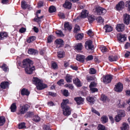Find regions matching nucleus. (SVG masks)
Returning a JSON list of instances; mask_svg holds the SVG:
<instances>
[{
    "instance_id": "obj_1",
    "label": "nucleus",
    "mask_w": 130,
    "mask_h": 130,
    "mask_svg": "<svg viewBox=\"0 0 130 130\" xmlns=\"http://www.w3.org/2000/svg\"><path fill=\"white\" fill-rule=\"evenodd\" d=\"M22 67L25 68V70L26 73L30 74L35 70V67L33 65V62L29 59L24 60L23 62Z\"/></svg>"
},
{
    "instance_id": "obj_2",
    "label": "nucleus",
    "mask_w": 130,
    "mask_h": 130,
    "mask_svg": "<svg viewBox=\"0 0 130 130\" xmlns=\"http://www.w3.org/2000/svg\"><path fill=\"white\" fill-rule=\"evenodd\" d=\"M34 84L36 85L38 90H41L47 87V85L43 84L42 81L36 77H34L32 80Z\"/></svg>"
},
{
    "instance_id": "obj_3",
    "label": "nucleus",
    "mask_w": 130,
    "mask_h": 130,
    "mask_svg": "<svg viewBox=\"0 0 130 130\" xmlns=\"http://www.w3.org/2000/svg\"><path fill=\"white\" fill-rule=\"evenodd\" d=\"M95 10L98 15L104 14L106 12V10L103 8L97 6L95 8Z\"/></svg>"
},
{
    "instance_id": "obj_4",
    "label": "nucleus",
    "mask_w": 130,
    "mask_h": 130,
    "mask_svg": "<svg viewBox=\"0 0 130 130\" xmlns=\"http://www.w3.org/2000/svg\"><path fill=\"white\" fill-rule=\"evenodd\" d=\"M62 108L63 109V113L66 116L69 115L71 113L70 108L69 106L64 107L62 106Z\"/></svg>"
},
{
    "instance_id": "obj_5",
    "label": "nucleus",
    "mask_w": 130,
    "mask_h": 130,
    "mask_svg": "<svg viewBox=\"0 0 130 130\" xmlns=\"http://www.w3.org/2000/svg\"><path fill=\"white\" fill-rule=\"evenodd\" d=\"M102 78L103 82L105 84L110 83L112 79L111 76L109 75L104 76Z\"/></svg>"
},
{
    "instance_id": "obj_6",
    "label": "nucleus",
    "mask_w": 130,
    "mask_h": 130,
    "mask_svg": "<svg viewBox=\"0 0 130 130\" xmlns=\"http://www.w3.org/2000/svg\"><path fill=\"white\" fill-rule=\"evenodd\" d=\"M29 108V105L27 104L21 106L19 110L20 113L21 114H24L28 110Z\"/></svg>"
},
{
    "instance_id": "obj_7",
    "label": "nucleus",
    "mask_w": 130,
    "mask_h": 130,
    "mask_svg": "<svg viewBox=\"0 0 130 130\" xmlns=\"http://www.w3.org/2000/svg\"><path fill=\"white\" fill-rule=\"evenodd\" d=\"M85 47L87 50H93V46L92 44L91 41L90 40L86 42L85 43Z\"/></svg>"
},
{
    "instance_id": "obj_8",
    "label": "nucleus",
    "mask_w": 130,
    "mask_h": 130,
    "mask_svg": "<svg viewBox=\"0 0 130 130\" xmlns=\"http://www.w3.org/2000/svg\"><path fill=\"white\" fill-rule=\"evenodd\" d=\"M126 35H122L121 33L117 35V38L119 41L121 42H123L126 40Z\"/></svg>"
},
{
    "instance_id": "obj_9",
    "label": "nucleus",
    "mask_w": 130,
    "mask_h": 130,
    "mask_svg": "<svg viewBox=\"0 0 130 130\" xmlns=\"http://www.w3.org/2000/svg\"><path fill=\"white\" fill-rule=\"evenodd\" d=\"M115 90L118 92H121L123 88V85L120 83H119L116 85H115Z\"/></svg>"
},
{
    "instance_id": "obj_10",
    "label": "nucleus",
    "mask_w": 130,
    "mask_h": 130,
    "mask_svg": "<svg viewBox=\"0 0 130 130\" xmlns=\"http://www.w3.org/2000/svg\"><path fill=\"white\" fill-rule=\"evenodd\" d=\"M123 20L125 24L128 25L130 21V15L126 13L123 15Z\"/></svg>"
},
{
    "instance_id": "obj_11",
    "label": "nucleus",
    "mask_w": 130,
    "mask_h": 130,
    "mask_svg": "<svg viewBox=\"0 0 130 130\" xmlns=\"http://www.w3.org/2000/svg\"><path fill=\"white\" fill-rule=\"evenodd\" d=\"M125 26L123 24H117L116 27V30L118 32H122L124 30Z\"/></svg>"
},
{
    "instance_id": "obj_12",
    "label": "nucleus",
    "mask_w": 130,
    "mask_h": 130,
    "mask_svg": "<svg viewBox=\"0 0 130 130\" xmlns=\"http://www.w3.org/2000/svg\"><path fill=\"white\" fill-rule=\"evenodd\" d=\"M124 7V3L122 1H121L116 5V8L118 10H120L123 8Z\"/></svg>"
},
{
    "instance_id": "obj_13",
    "label": "nucleus",
    "mask_w": 130,
    "mask_h": 130,
    "mask_svg": "<svg viewBox=\"0 0 130 130\" xmlns=\"http://www.w3.org/2000/svg\"><path fill=\"white\" fill-rule=\"evenodd\" d=\"M64 26L65 30H68L69 31H71L72 28V25L70 24L69 22L65 23Z\"/></svg>"
},
{
    "instance_id": "obj_14",
    "label": "nucleus",
    "mask_w": 130,
    "mask_h": 130,
    "mask_svg": "<svg viewBox=\"0 0 130 130\" xmlns=\"http://www.w3.org/2000/svg\"><path fill=\"white\" fill-rule=\"evenodd\" d=\"M88 11L86 10H83L81 13L80 17L82 18H85L88 16Z\"/></svg>"
},
{
    "instance_id": "obj_15",
    "label": "nucleus",
    "mask_w": 130,
    "mask_h": 130,
    "mask_svg": "<svg viewBox=\"0 0 130 130\" xmlns=\"http://www.w3.org/2000/svg\"><path fill=\"white\" fill-rule=\"evenodd\" d=\"M76 59L80 62H83L84 61L85 57L81 55H77L76 56Z\"/></svg>"
},
{
    "instance_id": "obj_16",
    "label": "nucleus",
    "mask_w": 130,
    "mask_h": 130,
    "mask_svg": "<svg viewBox=\"0 0 130 130\" xmlns=\"http://www.w3.org/2000/svg\"><path fill=\"white\" fill-rule=\"evenodd\" d=\"M84 99L81 97H79L75 98V100L77 102V104L78 105H80L83 103L84 101Z\"/></svg>"
},
{
    "instance_id": "obj_17",
    "label": "nucleus",
    "mask_w": 130,
    "mask_h": 130,
    "mask_svg": "<svg viewBox=\"0 0 130 130\" xmlns=\"http://www.w3.org/2000/svg\"><path fill=\"white\" fill-rule=\"evenodd\" d=\"M9 83L8 82H2L0 84V86L1 88L5 89L8 87V86Z\"/></svg>"
},
{
    "instance_id": "obj_18",
    "label": "nucleus",
    "mask_w": 130,
    "mask_h": 130,
    "mask_svg": "<svg viewBox=\"0 0 130 130\" xmlns=\"http://www.w3.org/2000/svg\"><path fill=\"white\" fill-rule=\"evenodd\" d=\"M28 53L29 54L35 55L38 54V52L36 50L32 48H30L28 50Z\"/></svg>"
},
{
    "instance_id": "obj_19",
    "label": "nucleus",
    "mask_w": 130,
    "mask_h": 130,
    "mask_svg": "<svg viewBox=\"0 0 130 130\" xmlns=\"http://www.w3.org/2000/svg\"><path fill=\"white\" fill-rule=\"evenodd\" d=\"M72 4L69 2H66L63 5V6L66 8L70 9L71 8Z\"/></svg>"
},
{
    "instance_id": "obj_20",
    "label": "nucleus",
    "mask_w": 130,
    "mask_h": 130,
    "mask_svg": "<svg viewBox=\"0 0 130 130\" xmlns=\"http://www.w3.org/2000/svg\"><path fill=\"white\" fill-rule=\"evenodd\" d=\"M21 94L22 95H28L29 94V92L27 89L23 88L21 90Z\"/></svg>"
},
{
    "instance_id": "obj_21",
    "label": "nucleus",
    "mask_w": 130,
    "mask_h": 130,
    "mask_svg": "<svg viewBox=\"0 0 130 130\" xmlns=\"http://www.w3.org/2000/svg\"><path fill=\"white\" fill-rule=\"evenodd\" d=\"M21 7L23 9H25L27 8H29L30 6L27 4L24 1H23L21 3Z\"/></svg>"
},
{
    "instance_id": "obj_22",
    "label": "nucleus",
    "mask_w": 130,
    "mask_h": 130,
    "mask_svg": "<svg viewBox=\"0 0 130 130\" xmlns=\"http://www.w3.org/2000/svg\"><path fill=\"white\" fill-rule=\"evenodd\" d=\"M16 104V103H13L11 105L10 109L11 112H14L16 111L17 108Z\"/></svg>"
},
{
    "instance_id": "obj_23",
    "label": "nucleus",
    "mask_w": 130,
    "mask_h": 130,
    "mask_svg": "<svg viewBox=\"0 0 130 130\" xmlns=\"http://www.w3.org/2000/svg\"><path fill=\"white\" fill-rule=\"evenodd\" d=\"M104 28L105 29V32H110L112 30L111 27L107 25H105L104 27Z\"/></svg>"
},
{
    "instance_id": "obj_24",
    "label": "nucleus",
    "mask_w": 130,
    "mask_h": 130,
    "mask_svg": "<svg viewBox=\"0 0 130 130\" xmlns=\"http://www.w3.org/2000/svg\"><path fill=\"white\" fill-rule=\"evenodd\" d=\"M73 82L78 87H80L82 86L78 78H76L74 80H73Z\"/></svg>"
},
{
    "instance_id": "obj_25",
    "label": "nucleus",
    "mask_w": 130,
    "mask_h": 130,
    "mask_svg": "<svg viewBox=\"0 0 130 130\" xmlns=\"http://www.w3.org/2000/svg\"><path fill=\"white\" fill-rule=\"evenodd\" d=\"M88 19L90 23H92L95 19V18L94 15H91L88 16Z\"/></svg>"
},
{
    "instance_id": "obj_26",
    "label": "nucleus",
    "mask_w": 130,
    "mask_h": 130,
    "mask_svg": "<svg viewBox=\"0 0 130 130\" xmlns=\"http://www.w3.org/2000/svg\"><path fill=\"white\" fill-rule=\"evenodd\" d=\"M101 121L103 123H106L108 121V118L106 116H103L101 118Z\"/></svg>"
},
{
    "instance_id": "obj_27",
    "label": "nucleus",
    "mask_w": 130,
    "mask_h": 130,
    "mask_svg": "<svg viewBox=\"0 0 130 130\" xmlns=\"http://www.w3.org/2000/svg\"><path fill=\"white\" fill-rule=\"evenodd\" d=\"M58 57L59 58H62L65 56V53L63 51H60L58 52Z\"/></svg>"
},
{
    "instance_id": "obj_28",
    "label": "nucleus",
    "mask_w": 130,
    "mask_h": 130,
    "mask_svg": "<svg viewBox=\"0 0 130 130\" xmlns=\"http://www.w3.org/2000/svg\"><path fill=\"white\" fill-rule=\"evenodd\" d=\"M72 77L69 74H67V75L65 79L66 81L68 83H70L72 82Z\"/></svg>"
},
{
    "instance_id": "obj_29",
    "label": "nucleus",
    "mask_w": 130,
    "mask_h": 130,
    "mask_svg": "<svg viewBox=\"0 0 130 130\" xmlns=\"http://www.w3.org/2000/svg\"><path fill=\"white\" fill-rule=\"evenodd\" d=\"M55 42L57 45H60L58 47H61V45H62L63 44V41L62 40L60 39H57L55 41Z\"/></svg>"
},
{
    "instance_id": "obj_30",
    "label": "nucleus",
    "mask_w": 130,
    "mask_h": 130,
    "mask_svg": "<svg viewBox=\"0 0 130 130\" xmlns=\"http://www.w3.org/2000/svg\"><path fill=\"white\" fill-rule=\"evenodd\" d=\"M7 35L6 32H0V39L3 40L7 37Z\"/></svg>"
},
{
    "instance_id": "obj_31",
    "label": "nucleus",
    "mask_w": 130,
    "mask_h": 130,
    "mask_svg": "<svg viewBox=\"0 0 130 130\" xmlns=\"http://www.w3.org/2000/svg\"><path fill=\"white\" fill-rule=\"evenodd\" d=\"M122 130H126L129 128V126L128 124L124 123L122 126L120 127Z\"/></svg>"
},
{
    "instance_id": "obj_32",
    "label": "nucleus",
    "mask_w": 130,
    "mask_h": 130,
    "mask_svg": "<svg viewBox=\"0 0 130 130\" xmlns=\"http://www.w3.org/2000/svg\"><path fill=\"white\" fill-rule=\"evenodd\" d=\"M109 60L111 62L115 61L117 59V57L116 56H110L109 57Z\"/></svg>"
},
{
    "instance_id": "obj_33",
    "label": "nucleus",
    "mask_w": 130,
    "mask_h": 130,
    "mask_svg": "<svg viewBox=\"0 0 130 130\" xmlns=\"http://www.w3.org/2000/svg\"><path fill=\"white\" fill-rule=\"evenodd\" d=\"M86 99L87 101L89 102L91 104H92L94 103V98L93 97L88 96Z\"/></svg>"
},
{
    "instance_id": "obj_34",
    "label": "nucleus",
    "mask_w": 130,
    "mask_h": 130,
    "mask_svg": "<svg viewBox=\"0 0 130 130\" xmlns=\"http://www.w3.org/2000/svg\"><path fill=\"white\" fill-rule=\"evenodd\" d=\"M5 122V119L3 116L0 117V126H2L4 124Z\"/></svg>"
},
{
    "instance_id": "obj_35",
    "label": "nucleus",
    "mask_w": 130,
    "mask_h": 130,
    "mask_svg": "<svg viewBox=\"0 0 130 130\" xmlns=\"http://www.w3.org/2000/svg\"><path fill=\"white\" fill-rule=\"evenodd\" d=\"M98 130H107V129L103 125L99 124L98 127Z\"/></svg>"
},
{
    "instance_id": "obj_36",
    "label": "nucleus",
    "mask_w": 130,
    "mask_h": 130,
    "mask_svg": "<svg viewBox=\"0 0 130 130\" xmlns=\"http://www.w3.org/2000/svg\"><path fill=\"white\" fill-rule=\"evenodd\" d=\"M69 103V100L68 99L63 100V101L61 104V107H62V106L64 107L66 106H68L67 105V104Z\"/></svg>"
},
{
    "instance_id": "obj_37",
    "label": "nucleus",
    "mask_w": 130,
    "mask_h": 130,
    "mask_svg": "<svg viewBox=\"0 0 130 130\" xmlns=\"http://www.w3.org/2000/svg\"><path fill=\"white\" fill-rule=\"evenodd\" d=\"M121 117H124L125 116V112L123 110H119L118 111V114Z\"/></svg>"
},
{
    "instance_id": "obj_38",
    "label": "nucleus",
    "mask_w": 130,
    "mask_h": 130,
    "mask_svg": "<svg viewBox=\"0 0 130 130\" xmlns=\"http://www.w3.org/2000/svg\"><path fill=\"white\" fill-rule=\"evenodd\" d=\"M36 39V37L35 36H31L29 37V38L27 40V42L30 43L34 40H35Z\"/></svg>"
},
{
    "instance_id": "obj_39",
    "label": "nucleus",
    "mask_w": 130,
    "mask_h": 130,
    "mask_svg": "<svg viewBox=\"0 0 130 130\" xmlns=\"http://www.w3.org/2000/svg\"><path fill=\"white\" fill-rule=\"evenodd\" d=\"M56 11L55 7L53 6H51L48 9L49 12L50 13H52L55 12Z\"/></svg>"
},
{
    "instance_id": "obj_40",
    "label": "nucleus",
    "mask_w": 130,
    "mask_h": 130,
    "mask_svg": "<svg viewBox=\"0 0 130 130\" xmlns=\"http://www.w3.org/2000/svg\"><path fill=\"white\" fill-rule=\"evenodd\" d=\"M25 123L24 122H22L19 124L18 127L19 129L25 128L26 126H25Z\"/></svg>"
},
{
    "instance_id": "obj_41",
    "label": "nucleus",
    "mask_w": 130,
    "mask_h": 130,
    "mask_svg": "<svg viewBox=\"0 0 130 130\" xmlns=\"http://www.w3.org/2000/svg\"><path fill=\"white\" fill-rule=\"evenodd\" d=\"M96 20L98 23H103L104 21V19L101 16L98 17L96 19Z\"/></svg>"
},
{
    "instance_id": "obj_42",
    "label": "nucleus",
    "mask_w": 130,
    "mask_h": 130,
    "mask_svg": "<svg viewBox=\"0 0 130 130\" xmlns=\"http://www.w3.org/2000/svg\"><path fill=\"white\" fill-rule=\"evenodd\" d=\"M82 45L81 43H78L76 46L75 49L77 50H81L82 49Z\"/></svg>"
},
{
    "instance_id": "obj_43",
    "label": "nucleus",
    "mask_w": 130,
    "mask_h": 130,
    "mask_svg": "<svg viewBox=\"0 0 130 130\" xmlns=\"http://www.w3.org/2000/svg\"><path fill=\"white\" fill-rule=\"evenodd\" d=\"M32 119L33 121L37 122L39 121L40 119L38 116L36 115L34 116Z\"/></svg>"
},
{
    "instance_id": "obj_44",
    "label": "nucleus",
    "mask_w": 130,
    "mask_h": 130,
    "mask_svg": "<svg viewBox=\"0 0 130 130\" xmlns=\"http://www.w3.org/2000/svg\"><path fill=\"white\" fill-rule=\"evenodd\" d=\"M96 70L94 68H91L89 69V73L91 74H94L96 73Z\"/></svg>"
},
{
    "instance_id": "obj_45",
    "label": "nucleus",
    "mask_w": 130,
    "mask_h": 130,
    "mask_svg": "<svg viewBox=\"0 0 130 130\" xmlns=\"http://www.w3.org/2000/svg\"><path fill=\"white\" fill-rule=\"evenodd\" d=\"M83 36V34H78L76 36L75 38L77 40H80L82 38Z\"/></svg>"
},
{
    "instance_id": "obj_46",
    "label": "nucleus",
    "mask_w": 130,
    "mask_h": 130,
    "mask_svg": "<svg viewBox=\"0 0 130 130\" xmlns=\"http://www.w3.org/2000/svg\"><path fill=\"white\" fill-rule=\"evenodd\" d=\"M56 33L58 36L63 37L64 36V35L63 34L62 31L61 30H58L56 32Z\"/></svg>"
},
{
    "instance_id": "obj_47",
    "label": "nucleus",
    "mask_w": 130,
    "mask_h": 130,
    "mask_svg": "<svg viewBox=\"0 0 130 130\" xmlns=\"http://www.w3.org/2000/svg\"><path fill=\"white\" fill-rule=\"evenodd\" d=\"M1 67L5 72L7 71L8 70V67L6 66V65L5 64H4Z\"/></svg>"
},
{
    "instance_id": "obj_48",
    "label": "nucleus",
    "mask_w": 130,
    "mask_h": 130,
    "mask_svg": "<svg viewBox=\"0 0 130 130\" xmlns=\"http://www.w3.org/2000/svg\"><path fill=\"white\" fill-rule=\"evenodd\" d=\"M100 49L101 51L103 53H104L107 51V49L105 46L100 47Z\"/></svg>"
},
{
    "instance_id": "obj_49",
    "label": "nucleus",
    "mask_w": 130,
    "mask_h": 130,
    "mask_svg": "<svg viewBox=\"0 0 130 130\" xmlns=\"http://www.w3.org/2000/svg\"><path fill=\"white\" fill-rule=\"evenodd\" d=\"M121 117L117 115L115 117V120L116 122H119L121 120Z\"/></svg>"
},
{
    "instance_id": "obj_50",
    "label": "nucleus",
    "mask_w": 130,
    "mask_h": 130,
    "mask_svg": "<svg viewBox=\"0 0 130 130\" xmlns=\"http://www.w3.org/2000/svg\"><path fill=\"white\" fill-rule=\"evenodd\" d=\"M33 113L29 111L26 113L25 116L27 117H30L33 115Z\"/></svg>"
},
{
    "instance_id": "obj_51",
    "label": "nucleus",
    "mask_w": 130,
    "mask_h": 130,
    "mask_svg": "<svg viewBox=\"0 0 130 130\" xmlns=\"http://www.w3.org/2000/svg\"><path fill=\"white\" fill-rule=\"evenodd\" d=\"M86 79L88 82H90L91 80H93L94 79V78L92 76L87 75L86 77Z\"/></svg>"
},
{
    "instance_id": "obj_52",
    "label": "nucleus",
    "mask_w": 130,
    "mask_h": 130,
    "mask_svg": "<svg viewBox=\"0 0 130 130\" xmlns=\"http://www.w3.org/2000/svg\"><path fill=\"white\" fill-rule=\"evenodd\" d=\"M80 30V28L79 26L76 25H75L74 29V32H77L79 31Z\"/></svg>"
},
{
    "instance_id": "obj_53",
    "label": "nucleus",
    "mask_w": 130,
    "mask_h": 130,
    "mask_svg": "<svg viewBox=\"0 0 130 130\" xmlns=\"http://www.w3.org/2000/svg\"><path fill=\"white\" fill-rule=\"evenodd\" d=\"M91 111L92 112L95 113L98 116H100V113L92 107L91 108Z\"/></svg>"
},
{
    "instance_id": "obj_54",
    "label": "nucleus",
    "mask_w": 130,
    "mask_h": 130,
    "mask_svg": "<svg viewBox=\"0 0 130 130\" xmlns=\"http://www.w3.org/2000/svg\"><path fill=\"white\" fill-rule=\"evenodd\" d=\"M57 84L60 86L63 85L64 84V80L62 79H60L57 82Z\"/></svg>"
},
{
    "instance_id": "obj_55",
    "label": "nucleus",
    "mask_w": 130,
    "mask_h": 130,
    "mask_svg": "<svg viewBox=\"0 0 130 130\" xmlns=\"http://www.w3.org/2000/svg\"><path fill=\"white\" fill-rule=\"evenodd\" d=\"M52 67L54 69H57L58 68L57 64L55 62H53L52 63Z\"/></svg>"
},
{
    "instance_id": "obj_56",
    "label": "nucleus",
    "mask_w": 130,
    "mask_h": 130,
    "mask_svg": "<svg viewBox=\"0 0 130 130\" xmlns=\"http://www.w3.org/2000/svg\"><path fill=\"white\" fill-rule=\"evenodd\" d=\"M107 98V97L104 94H102L101 96V100L103 101L104 102L105 101Z\"/></svg>"
},
{
    "instance_id": "obj_57",
    "label": "nucleus",
    "mask_w": 130,
    "mask_h": 130,
    "mask_svg": "<svg viewBox=\"0 0 130 130\" xmlns=\"http://www.w3.org/2000/svg\"><path fill=\"white\" fill-rule=\"evenodd\" d=\"M66 87H68L69 89L72 90L73 89V86L71 84H66L65 85Z\"/></svg>"
},
{
    "instance_id": "obj_58",
    "label": "nucleus",
    "mask_w": 130,
    "mask_h": 130,
    "mask_svg": "<svg viewBox=\"0 0 130 130\" xmlns=\"http://www.w3.org/2000/svg\"><path fill=\"white\" fill-rule=\"evenodd\" d=\"M58 15L59 17L61 19H64L65 18V16L63 13L59 12L58 14Z\"/></svg>"
},
{
    "instance_id": "obj_59",
    "label": "nucleus",
    "mask_w": 130,
    "mask_h": 130,
    "mask_svg": "<svg viewBox=\"0 0 130 130\" xmlns=\"http://www.w3.org/2000/svg\"><path fill=\"white\" fill-rule=\"evenodd\" d=\"M93 56H92L90 55L88 56L86 59L87 61L91 60L93 59Z\"/></svg>"
},
{
    "instance_id": "obj_60",
    "label": "nucleus",
    "mask_w": 130,
    "mask_h": 130,
    "mask_svg": "<svg viewBox=\"0 0 130 130\" xmlns=\"http://www.w3.org/2000/svg\"><path fill=\"white\" fill-rule=\"evenodd\" d=\"M90 89L92 93H94L95 92L97 91H98V89L93 87L90 88Z\"/></svg>"
},
{
    "instance_id": "obj_61",
    "label": "nucleus",
    "mask_w": 130,
    "mask_h": 130,
    "mask_svg": "<svg viewBox=\"0 0 130 130\" xmlns=\"http://www.w3.org/2000/svg\"><path fill=\"white\" fill-rule=\"evenodd\" d=\"M63 93V95L66 96H68L69 94L68 91L66 90H64Z\"/></svg>"
},
{
    "instance_id": "obj_62",
    "label": "nucleus",
    "mask_w": 130,
    "mask_h": 130,
    "mask_svg": "<svg viewBox=\"0 0 130 130\" xmlns=\"http://www.w3.org/2000/svg\"><path fill=\"white\" fill-rule=\"evenodd\" d=\"M44 130H51L50 127L46 125H44L43 127Z\"/></svg>"
},
{
    "instance_id": "obj_63",
    "label": "nucleus",
    "mask_w": 130,
    "mask_h": 130,
    "mask_svg": "<svg viewBox=\"0 0 130 130\" xmlns=\"http://www.w3.org/2000/svg\"><path fill=\"white\" fill-rule=\"evenodd\" d=\"M96 85V84L94 82H92L91 83L90 85V88H92L93 87H95Z\"/></svg>"
},
{
    "instance_id": "obj_64",
    "label": "nucleus",
    "mask_w": 130,
    "mask_h": 130,
    "mask_svg": "<svg viewBox=\"0 0 130 130\" xmlns=\"http://www.w3.org/2000/svg\"><path fill=\"white\" fill-rule=\"evenodd\" d=\"M129 46H130V43L126 42L124 46V48L125 49L128 48Z\"/></svg>"
}]
</instances>
